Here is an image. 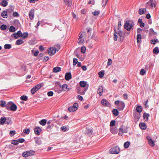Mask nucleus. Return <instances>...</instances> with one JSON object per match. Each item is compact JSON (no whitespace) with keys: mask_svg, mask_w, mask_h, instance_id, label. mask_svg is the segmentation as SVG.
<instances>
[{"mask_svg":"<svg viewBox=\"0 0 159 159\" xmlns=\"http://www.w3.org/2000/svg\"><path fill=\"white\" fill-rule=\"evenodd\" d=\"M60 48V46L59 44L55 45L54 48H51L48 50V53L50 55H53L55 54L56 51H58Z\"/></svg>","mask_w":159,"mask_h":159,"instance_id":"1","label":"nucleus"},{"mask_svg":"<svg viewBox=\"0 0 159 159\" xmlns=\"http://www.w3.org/2000/svg\"><path fill=\"white\" fill-rule=\"evenodd\" d=\"M134 23L132 20H127L125 24V28L128 31H129L134 26Z\"/></svg>","mask_w":159,"mask_h":159,"instance_id":"2","label":"nucleus"},{"mask_svg":"<svg viewBox=\"0 0 159 159\" xmlns=\"http://www.w3.org/2000/svg\"><path fill=\"white\" fill-rule=\"evenodd\" d=\"M115 103L117 106V108L119 110H123L125 107V104L122 101H120L119 100L116 101L115 102Z\"/></svg>","mask_w":159,"mask_h":159,"instance_id":"3","label":"nucleus"},{"mask_svg":"<svg viewBox=\"0 0 159 159\" xmlns=\"http://www.w3.org/2000/svg\"><path fill=\"white\" fill-rule=\"evenodd\" d=\"M35 153V152L33 150H30L29 151L24 152L22 154V156L25 157H26L29 156L33 155Z\"/></svg>","mask_w":159,"mask_h":159,"instance_id":"4","label":"nucleus"},{"mask_svg":"<svg viewBox=\"0 0 159 159\" xmlns=\"http://www.w3.org/2000/svg\"><path fill=\"white\" fill-rule=\"evenodd\" d=\"M88 89V86H87L86 87L84 88L80 87L77 89V93L80 95H84Z\"/></svg>","mask_w":159,"mask_h":159,"instance_id":"5","label":"nucleus"},{"mask_svg":"<svg viewBox=\"0 0 159 159\" xmlns=\"http://www.w3.org/2000/svg\"><path fill=\"white\" fill-rule=\"evenodd\" d=\"M8 107H10L11 110L15 111L17 109V106L15 104L12 102H9L7 104Z\"/></svg>","mask_w":159,"mask_h":159,"instance_id":"6","label":"nucleus"},{"mask_svg":"<svg viewBox=\"0 0 159 159\" xmlns=\"http://www.w3.org/2000/svg\"><path fill=\"white\" fill-rule=\"evenodd\" d=\"M85 36L86 34L84 32L80 34L78 40L79 44H82L84 42V37H85Z\"/></svg>","mask_w":159,"mask_h":159,"instance_id":"7","label":"nucleus"},{"mask_svg":"<svg viewBox=\"0 0 159 159\" xmlns=\"http://www.w3.org/2000/svg\"><path fill=\"white\" fill-rule=\"evenodd\" d=\"M42 86L41 84H39L35 86L31 90V92L32 94H34L35 93L38 91Z\"/></svg>","mask_w":159,"mask_h":159,"instance_id":"8","label":"nucleus"},{"mask_svg":"<svg viewBox=\"0 0 159 159\" xmlns=\"http://www.w3.org/2000/svg\"><path fill=\"white\" fill-rule=\"evenodd\" d=\"M110 152L112 154H117L120 152V148L118 146H116L111 148Z\"/></svg>","mask_w":159,"mask_h":159,"instance_id":"9","label":"nucleus"},{"mask_svg":"<svg viewBox=\"0 0 159 159\" xmlns=\"http://www.w3.org/2000/svg\"><path fill=\"white\" fill-rule=\"evenodd\" d=\"M119 132L118 134L120 136L122 135V133H126L127 132V130L125 128V127L123 125L121 126L119 129Z\"/></svg>","mask_w":159,"mask_h":159,"instance_id":"10","label":"nucleus"},{"mask_svg":"<svg viewBox=\"0 0 159 159\" xmlns=\"http://www.w3.org/2000/svg\"><path fill=\"white\" fill-rule=\"evenodd\" d=\"M54 89L58 93H60L61 92V85L59 83L55 84Z\"/></svg>","mask_w":159,"mask_h":159,"instance_id":"11","label":"nucleus"},{"mask_svg":"<svg viewBox=\"0 0 159 159\" xmlns=\"http://www.w3.org/2000/svg\"><path fill=\"white\" fill-rule=\"evenodd\" d=\"M155 0H150L146 3L147 5H150L152 7H155L156 6L155 4Z\"/></svg>","mask_w":159,"mask_h":159,"instance_id":"12","label":"nucleus"},{"mask_svg":"<svg viewBox=\"0 0 159 159\" xmlns=\"http://www.w3.org/2000/svg\"><path fill=\"white\" fill-rule=\"evenodd\" d=\"M41 131V129L39 127H37L34 128V133L37 135H39Z\"/></svg>","mask_w":159,"mask_h":159,"instance_id":"13","label":"nucleus"},{"mask_svg":"<svg viewBox=\"0 0 159 159\" xmlns=\"http://www.w3.org/2000/svg\"><path fill=\"white\" fill-rule=\"evenodd\" d=\"M110 131L111 132L114 134H117L118 132L117 128L116 127H111Z\"/></svg>","mask_w":159,"mask_h":159,"instance_id":"14","label":"nucleus"},{"mask_svg":"<svg viewBox=\"0 0 159 159\" xmlns=\"http://www.w3.org/2000/svg\"><path fill=\"white\" fill-rule=\"evenodd\" d=\"M34 9L30 10L29 13V16L31 20L33 19L34 16Z\"/></svg>","mask_w":159,"mask_h":159,"instance_id":"15","label":"nucleus"},{"mask_svg":"<svg viewBox=\"0 0 159 159\" xmlns=\"http://www.w3.org/2000/svg\"><path fill=\"white\" fill-rule=\"evenodd\" d=\"M72 78L70 72L66 73L65 75V78L66 80H69Z\"/></svg>","mask_w":159,"mask_h":159,"instance_id":"16","label":"nucleus"},{"mask_svg":"<svg viewBox=\"0 0 159 159\" xmlns=\"http://www.w3.org/2000/svg\"><path fill=\"white\" fill-rule=\"evenodd\" d=\"M80 85L81 87L85 88L87 86H88V84H87V82L84 81H81L80 82Z\"/></svg>","mask_w":159,"mask_h":159,"instance_id":"17","label":"nucleus"},{"mask_svg":"<svg viewBox=\"0 0 159 159\" xmlns=\"http://www.w3.org/2000/svg\"><path fill=\"white\" fill-rule=\"evenodd\" d=\"M103 92V87L102 86H100L98 90V93L99 94L100 96L102 95Z\"/></svg>","mask_w":159,"mask_h":159,"instance_id":"18","label":"nucleus"},{"mask_svg":"<svg viewBox=\"0 0 159 159\" xmlns=\"http://www.w3.org/2000/svg\"><path fill=\"white\" fill-rule=\"evenodd\" d=\"M93 133L92 129L91 128H87L85 131V133L89 135Z\"/></svg>","mask_w":159,"mask_h":159,"instance_id":"19","label":"nucleus"},{"mask_svg":"<svg viewBox=\"0 0 159 159\" xmlns=\"http://www.w3.org/2000/svg\"><path fill=\"white\" fill-rule=\"evenodd\" d=\"M69 89L67 88V85L66 84H64L61 86V91H69Z\"/></svg>","mask_w":159,"mask_h":159,"instance_id":"20","label":"nucleus"},{"mask_svg":"<svg viewBox=\"0 0 159 159\" xmlns=\"http://www.w3.org/2000/svg\"><path fill=\"white\" fill-rule=\"evenodd\" d=\"M35 141L36 143L38 145H40L41 144V140L39 137L35 138Z\"/></svg>","mask_w":159,"mask_h":159,"instance_id":"21","label":"nucleus"},{"mask_svg":"<svg viewBox=\"0 0 159 159\" xmlns=\"http://www.w3.org/2000/svg\"><path fill=\"white\" fill-rule=\"evenodd\" d=\"M114 30L115 33L118 34L120 37L122 36V32L120 30L119 28H118L117 30L115 29Z\"/></svg>","mask_w":159,"mask_h":159,"instance_id":"22","label":"nucleus"},{"mask_svg":"<svg viewBox=\"0 0 159 159\" xmlns=\"http://www.w3.org/2000/svg\"><path fill=\"white\" fill-rule=\"evenodd\" d=\"M139 126L140 128L142 129H144L146 128V126L144 123H141L139 124Z\"/></svg>","mask_w":159,"mask_h":159,"instance_id":"23","label":"nucleus"},{"mask_svg":"<svg viewBox=\"0 0 159 159\" xmlns=\"http://www.w3.org/2000/svg\"><path fill=\"white\" fill-rule=\"evenodd\" d=\"M149 116V114L146 113H144L143 114V117L144 119L147 121L148 119V117Z\"/></svg>","mask_w":159,"mask_h":159,"instance_id":"24","label":"nucleus"},{"mask_svg":"<svg viewBox=\"0 0 159 159\" xmlns=\"http://www.w3.org/2000/svg\"><path fill=\"white\" fill-rule=\"evenodd\" d=\"M136 110L137 112L140 113L142 111V107L141 106L138 105L136 108Z\"/></svg>","mask_w":159,"mask_h":159,"instance_id":"25","label":"nucleus"},{"mask_svg":"<svg viewBox=\"0 0 159 159\" xmlns=\"http://www.w3.org/2000/svg\"><path fill=\"white\" fill-rule=\"evenodd\" d=\"M146 11V9L145 8H140L139 10V13L140 15L143 14Z\"/></svg>","mask_w":159,"mask_h":159,"instance_id":"26","label":"nucleus"},{"mask_svg":"<svg viewBox=\"0 0 159 159\" xmlns=\"http://www.w3.org/2000/svg\"><path fill=\"white\" fill-rule=\"evenodd\" d=\"M5 117H2L0 119V123L2 125H3L6 121Z\"/></svg>","mask_w":159,"mask_h":159,"instance_id":"27","label":"nucleus"},{"mask_svg":"<svg viewBox=\"0 0 159 159\" xmlns=\"http://www.w3.org/2000/svg\"><path fill=\"white\" fill-rule=\"evenodd\" d=\"M101 103L103 105L105 106H107L108 104H109V102L105 99L102 100Z\"/></svg>","mask_w":159,"mask_h":159,"instance_id":"28","label":"nucleus"},{"mask_svg":"<svg viewBox=\"0 0 159 159\" xmlns=\"http://www.w3.org/2000/svg\"><path fill=\"white\" fill-rule=\"evenodd\" d=\"M46 122L47 120H46L43 119L39 121V123L40 125L43 126H44L46 125Z\"/></svg>","mask_w":159,"mask_h":159,"instance_id":"29","label":"nucleus"},{"mask_svg":"<svg viewBox=\"0 0 159 159\" xmlns=\"http://www.w3.org/2000/svg\"><path fill=\"white\" fill-rule=\"evenodd\" d=\"M61 70V68L60 67H56L53 68V71L54 72L57 73L59 72Z\"/></svg>","mask_w":159,"mask_h":159,"instance_id":"30","label":"nucleus"},{"mask_svg":"<svg viewBox=\"0 0 159 159\" xmlns=\"http://www.w3.org/2000/svg\"><path fill=\"white\" fill-rule=\"evenodd\" d=\"M2 16L4 18H7V12L6 11H3L1 13Z\"/></svg>","mask_w":159,"mask_h":159,"instance_id":"31","label":"nucleus"},{"mask_svg":"<svg viewBox=\"0 0 159 159\" xmlns=\"http://www.w3.org/2000/svg\"><path fill=\"white\" fill-rule=\"evenodd\" d=\"M141 35L139 34H138L137 35V42L138 43H139L141 42Z\"/></svg>","mask_w":159,"mask_h":159,"instance_id":"32","label":"nucleus"},{"mask_svg":"<svg viewBox=\"0 0 159 159\" xmlns=\"http://www.w3.org/2000/svg\"><path fill=\"white\" fill-rule=\"evenodd\" d=\"M112 112L113 115L115 116H117L119 114V112L118 111L117 109H114L112 111Z\"/></svg>","mask_w":159,"mask_h":159,"instance_id":"33","label":"nucleus"},{"mask_svg":"<svg viewBox=\"0 0 159 159\" xmlns=\"http://www.w3.org/2000/svg\"><path fill=\"white\" fill-rule=\"evenodd\" d=\"M24 42L21 39H19L17 40L16 41V44L17 45H20L22 44Z\"/></svg>","mask_w":159,"mask_h":159,"instance_id":"34","label":"nucleus"},{"mask_svg":"<svg viewBox=\"0 0 159 159\" xmlns=\"http://www.w3.org/2000/svg\"><path fill=\"white\" fill-rule=\"evenodd\" d=\"M8 4V2L6 1V0H3L2 1V5L4 7H5Z\"/></svg>","mask_w":159,"mask_h":159,"instance_id":"35","label":"nucleus"},{"mask_svg":"<svg viewBox=\"0 0 159 159\" xmlns=\"http://www.w3.org/2000/svg\"><path fill=\"white\" fill-rule=\"evenodd\" d=\"M130 144V142H129L127 141V142H125L124 143V147H125V148H127L129 147Z\"/></svg>","mask_w":159,"mask_h":159,"instance_id":"36","label":"nucleus"},{"mask_svg":"<svg viewBox=\"0 0 159 159\" xmlns=\"http://www.w3.org/2000/svg\"><path fill=\"white\" fill-rule=\"evenodd\" d=\"M66 2L65 4L66 5H67L68 6H70L71 5V0H68L67 1H65Z\"/></svg>","mask_w":159,"mask_h":159,"instance_id":"37","label":"nucleus"},{"mask_svg":"<svg viewBox=\"0 0 159 159\" xmlns=\"http://www.w3.org/2000/svg\"><path fill=\"white\" fill-rule=\"evenodd\" d=\"M153 52L155 54H157L159 52V50L157 47L153 49Z\"/></svg>","mask_w":159,"mask_h":159,"instance_id":"38","label":"nucleus"},{"mask_svg":"<svg viewBox=\"0 0 159 159\" xmlns=\"http://www.w3.org/2000/svg\"><path fill=\"white\" fill-rule=\"evenodd\" d=\"M16 31L15 28L13 26H11L9 28V31L11 32H13Z\"/></svg>","mask_w":159,"mask_h":159,"instance_id":"39","label":"nucleus"},{"mask_svg":"<svg viewBox=\"0 0 159 159\" xmlns=\"http://www.w3.org/2000/svg\"><path fill=\"white\" fill-rule=\"evenodd\" d=\"M158 42V40L157 39H152L151 40V43L152 44H155L156 43Z\"/></svg>","mask_w":159,"mask_h":159,"instance_id":"40","label":"nucleus"},{"mask_svg":"<svg viewBox=\"0 0 159 159\" xmlns=\"http://www.w3.org/2000/svg\"><path fill=\"white\" fill-rule=\"evenodd\" d=\"M4 47L5 49H9L11 48V46L10 44H6L5 45Z\"/></svg>","mask_w":159,"mask_h":159,"instance_id":"41","label":"nucleus"},{"mask_svg":"<svg viewBox=\"0 0 159 159\" xmlns=\"http://www.w3.org/2000/svg\"><path fill=\"white\" fill-rule=\"evenodd\" d=\"M78 60L76 58H74L73 60V66H75L77 64L78 62Z\"/></svg>","mask_w":159,"mask_h":159,"instance_id":"42","label":"nucleus"},{"mask_svg":"<svg viewBox=\"0 0 159 159\" xmlns=\"http://www.w3.org/2000/svg\"><path fill=\"white\" fill-rule=\"evenodd\" d=\"M149 144L152 147H153L155 145L154 142L153 140H152L148 142Z\"/></svg>","mask_w":159,"mask_h":159,"instance_id":"43","label":"nucleus"},{"mask_svg":"<svg viewBox=\"0 0 159 159\" xmlns=\"http://www.w3.org/2000/svg\"><path fill=\"white\" fill-rule=\"evenodd\" d=\"M6 123L7 124H10L11 122V120L10 118H6Z\"/></svg>","mask_w":159,"mask_h":159,"instance_id":"44","label":"nucleus"},{"mask_svg":"<svg viewBox=\"0 0 159 159\" xmlns=\"http://www.w3.org/2000/svg\"><path fill=\"white\" fill-rule=\"evenodd\" d=\"M7 26L5 25H2L0 26V29L2 30H4L7 29Z\"/></svg>","mask_w":159,"mask_h":159,"instance_id":"45","label":"nucleus"},{"mask_svg":"<svg viewBox=\"0 0 159 159\" xmlns=\"http://www.w3.org/2000/svg\"><path fill=\"white\" fill-rule=\"evenodd\" d=\"M78 107V105L77 103H74L73 106L72 107L74 108L75 109V110H76L77 109Z\"/></svg>","mask_w":159,"mask_h":159,"instance_id":"46","label":"nucleus"},{"mask_svg":"<svg viewBox=\"0 0 159 159\" xmlns=\"http://www.w3.org/2000/svg\"><path fill=\"white\" fill-rule=\"evenodd\" d=\"M20 99L24 101H26L27 99V97L26 96L23 95L20 97Z\"/></svg>","mask_w":159,"mask_h":159,"instance_id":"47","label":"nucleus"},{"mask_svg":"<svg viewBox=\"0 0 159 159\" xmlns=\"http://www.w3.org/2000/svg\"><path fill=\"white\" fill-rule=\"evenodd\" d=\"M6 102L5 101H1V106L2 107H4L5 106Z\"/></svg>","mask_w":159,"mask_h":159,"instance_id":"48","label":"nucleus"},{"mask_svg":"<svg viewBox=\"0 0 159 159\" xmlns=\"http://www.w3.org/2000/svg\"><path fill=\"white\" fill-rule=\"evenodd\" d=\"M28 34L27 33H24L23 34L22 33V37L23 38H25L28 36Z\"/></svg>","mask_w":159,"mask_h":159,"instance_id":"49","label":"nucleus"},{"mask_svg":"<svg viewBox=\"0 0 159 159\" xmlns=\"http://www.w3.org/2000/svg\"><path fill=\"white\" fill-rule=\"evenodd\" d=\"M99 11H95L92 12L94 16H98L100 13Z\"/></svg>","mask_w":159,"mask_h":159,"instance_id":"50","label":"nucleus"},{"mask_svg":"<svg viewBox=\"0 0 159 159\" xmlns=\"http://www.w3.org/2000/svg\"><path fill=\"white\" fill-rule=\"evenodd\" d=\"M104 72L102 71H100L98 73V75H99V77L100 78H102L104 76Z\"/></svg>","mask_w":159,"mask_h":159,"instance_id":"51","label":"nucleus"},{"mask_svg":"<svg viewBox=\"0 0 159 159\" xmlns=\"http://www.w3.org/2000/svg\"><path fill=\"white\" fill-rule=\"evenodd\" d=\"M86 50V48L85 47H82L81 49V52L82 53H85Z\"/></svg>","mask_w":159,"mask_h":159,"instance_id":"52","label":"nucleus"},{"mask_svg":"<svg viewBox=\"0 0 159 159\" xmlns=\"http://www.w3.org/2000/svg\"><path fill=\"white\" fill-rule=\"evenodd\" d=\"M11 143L13 144H14L15 145H17L18 144V140H13Z\"/></svg>","mask_w":159,"mask_h":159,"instance_id":"53","label":"nucleus"},{"mask_svg":"<svg viewBox=\"0 0 159 159\" xmlns=\"http://www.w3.org/2000/svg\"><path fill=\"white\" fill-rule=\"evenodd\" d=\"M23 132L25 133L26 134H28L30 132V130L29 129H24Z\"/></svg>","mask_w":159,"mask_h":159,"instance_id":"54","label":"nucleus"},{"mask_svg":"<svg viewBox=\"0 0 159 159\" xmlns=\"http://www.w3.org/2000/svg\"><path fill=\"white\" fill-rule=\"evenodd\" d=\"M16 34L18 35V36L20 37H22V33L21 31L20 30L18 31L17 33H16Z\"/></svg>","mask_w":159,"mask_h":159,"instance_id":"55","label":"nucleus"},{"mask_svg":"<svg viewBox=\"0 0 159 159\" xmlns=\"http://www.w3.org/2000/svg\"><path fill=\"white\" fill-rule=\"evenodd\" d=\"M146 73V71L144 69H142L140 72V74L142 75H143Z\"/></svg>","mask_w":159,"mask_h":159,"instance_id":"56","label":"nucleus"},{"mask_svg":"<svg viewBox=\"0 0 159 159\" xmlns=\"http://www.w3.org/2000/svg\"><path fill=\"white\" fill-rule=\"evenodd\" d=\"M115 120H111L110 123V126L111 127H112L115 125Z\"/></svg>","mask_w":159,"mask_h":159,"instance_id":"57","label":"nucleus"},{"mask_svg":"<svg viewBox=\"0 0 159 159\" xmlns=\"http://www.w3.org/2000/svg\"><path fill=\"white\" fill-rule=\"evenodd\" d=\"M68 110L69 111L71 112H72L76 111L72 107H70L68 108Z\"/></svg>","mask_w":159,"mask_h":159,"instance_id":"58","label":"nucleus"},{"mask_svg":"<svg viewBox=\"0 0 159 159\" xmlns=\"http://www.w3.org/2000/svg\"><path fill=\"white\" fill-rule=\"evenodd\" d=\"M53 93L52 91L48 92L47 93V95L49 96H53Z\"/></svg>","mask_w":159,"mask_h":159,"instance_id":"59","label":"nucleus"},{"mask_svg":"<svg viewBox=\"0 0 159 159\" xmlns=\"http://www.w3.org/2000/svg\"><path fill=\"white\" fill-rule=\"evenodd\" d=\"M112 63V61L111 59H108V61L107 62V65L109 66Z\"/></svg>","mask_w":159,"mask_h":159,"instance_id":"60","label":"nucleus"},{"mask_svg":"<svg viewBox=\"0 0 159 159\" xmlns=\"http://www.w3.org/2000/svg\"><path fill=\"white\" fill-rule=\"evenodd\" d=\"M61 130H62L64 132L66 131L67 130L66 127L65 126H63L61 127Z\"/></svg>","mask_w":159,"mask_h":159,"instance_id":"61","label":"nucleus"},{"mask_svg":"<svg viewBox=\"0 0 159 159\" xmlns=\"http://www.w3.org/2000/svg\"><path fill=\"white\" fill-rule=\"evenodd\" d=\"M13 16L14 17H17L19 16V15L16 12H14L13 13Z\"/></svg>","mask_w":159,"mask_h":159,"instance_id":"62","label":"nucleus"},{"mask_svg":"<svg viewBox=\"0 0 159 159\" xmlns=\"http://www.w3.org/2000/svg\"><path fill=\"white\" fill-rule=\"evenodd\" d=\"M17 140L18 143L19 142L22 143H23L25 141V139H18Z\"/></svg>","mask_w":159,"mask_h":159,"instance_id":"63","label":"nucleus"},{"mask_svg":"<svg viewBox=\"0 0 159 159\" xmlns=\"http://www.w3.org/2000/svg\"><path fill=\"white\" fill-rule=\"evenodd\" d=\"M16 133V131L14 130H11L10 132V134L11 135V136H12L14 135Z\"/></svg>","mask_w":159,"mask_h":159,"instance_id":"64","label":"nucleus"}]
</instances>
